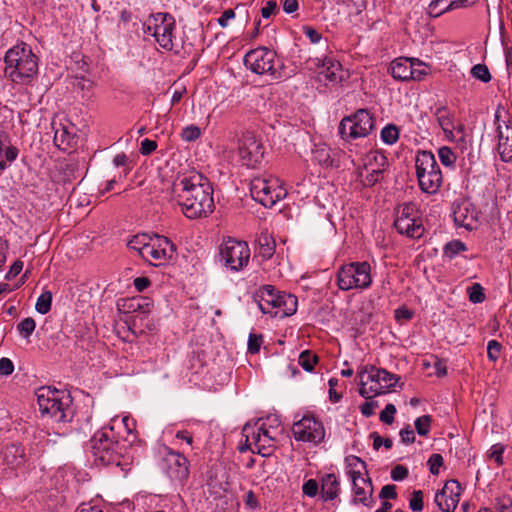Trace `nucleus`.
Instances as JSON below:
<instances>
[{
	"instance_id": "f257e3e1",
	"label": "nucleus",
	"mask_w": 512,
	"mask_h": 512,
	"mask_svg": "<svg viewBox=\"0 0 512 512\" xmlns=\"http://www.w3.org/2000/svg\"><path fill=\"white\" fill-rule=\"evenodd\" d=\"M173 186L176 201L187 218H206L214 211L212 185L201 173L185 175Z\"/></svg>"
},
{
	"instance_id": "f03ea898",
	"label": "nucleus",
	"mask_w": 512,
	"mask_h": 512,
	"mask_svg": "<svg viewBox=\"0 0 512 512\" xmlns=\"http://www.w3.org/2000/svg\"><path fill=\"white\" fill-rule=\"evenodd\" d=\"M89 446L96 465L119 466L123 460L128 458V445L115 439L113 427L103 428L94 433L89 440Z\"/></svg>"
},
{
	"instance_id": "7ed1b4c3",
	"label": "nucleus",
	"mask_w": 512,
	"mask_h": 512,
	"mask_svg": "<svg viewBox=\"0 0 512 512\" xmlns=\"http://www.w3.org/2000/svg\"><path fill=\"white\" fill-rule=\"evenodd\" d=\"M4 61L5 75L16 84H27L37 74L38 58L25 43L10 48Z\"/></svg>"
},
{
	"instance_id": "20e7f679",
	"label": "nucleus",
	"mask_w": 512,
	"mask_h": 512,
	"mask_svg": "<svg viewBox=\"0 0 512 512\" xmlns=\"http://www.w3.org/2000/svg\"><path fill=\"white\" fill-rule=\"evenodd\" d=\"M254 300L264 314H271L273 317L285 318L297 311V297L280 292L272 285L261 286L255 292Z\"/></svg>"
},
{
	"instance_id": "39448f33",
	"label": "nucleus",
	"mask_w": 512,
	"mask_h": 512,
	"mask_svg": "<svg viewBox=\"0 0 512 512\" xmlns=\"http://www.w3.org/2000/svg\"><path fill=\"white\" fill-rule=\"evenodd\" d=\"M416 176L422 192L435 194L439 191L443 176L435 156L430 151H419L415 159Z\"/></svg>"
},
{
	"instance_id": "423d86ee",
	"label": "nucleus",
	"mask_w": 512,
	"mask_h": 512,
	"mask_svg": "<svg viewBox=\"0 0 512 512\" xmlns=\"http://www.w3.org/2000/svg\"><path fill=\"white\" fill-rule=\"evenodd\" d=\"M36 396L39 410L43 416H49L58 423L68 420L69 395H66L64 391L50 387H40Z\"/></svg>"
},
{
	"instance_id": "0eeeda50",
	"label": "nucleus",
	"mask_w": 512,
	"mask_h": 512,
	"mask_svg": "<svg viewBox=\"0 0 512 512\" xmlns=\"http://www.w3.org/2000/svg\"><path fill=\"white\" fill-rule=\"evenodd\" d=\"M360 389L359 394L369 399L371 393L379 395L383 389L394 387L399 377L383 368H376L373 365L364 366L359 371Z\"/></svg>"
},
{
	"instance_id": "6e6552de",
	"label": "nucleus",
	"mask_w": 512,
	"mask_h": 512,
	"mask_svg": "<svg viewBox=\"0 0 512 512\" xmlns=\"http://www.w3.org/2000/svg\"><path fill=\"white\" fill-rule=\"evenodd\" d=\"M371 266L368 262H351L342 265L337 272V285L339 289H366L372 283Z\"/></svg>"
},
{
	"instance_id": "1a4fd4ad",
	"label": "nucleus",
	"mask_w": 512,
	"mask_h": 512,
	"mask_svg": "<svg viewBox=\"0 0 512 512\" xmlns=\"http://www.w3.org/2000/svg\"><path fill=\"white\" fill-rule=\"evenodd\" d=\"M375 120L367 109H358L345 116L339 124V134L345 141L368 136L374 129Z\"/></svg>"
},
{
	"instance_id": "9d476101",
	"label": "nucleus",
	"mask_w": 512,
	"mask_h": 512,
	"mask_svg": "<svg viewBox=\"0 0 512 512\" xmlns=\"http://www.w3.org/2000/svg\"><path fill=\"white\" fill-rule=\"evenodd\" d=\"M177 256L176 245L166 236L154 234L142 251V259L153 266H161Z\"/></svg>"
},
{
	"instance_id": "9b49d317",
	"label": "nucleus",
	"mask_w": 512,
	"mask_h": 512,
	"mask_svg": "<svg viewBox=\"0 0 512 512\" xmlns=\"http://www.w3.org/2000/svg\"><path fill=\"white\" fill-rule=\"evenodd\" d=\"M250 193L252 198L267 208L273 207L283 199L287 192L278 184L277 179L255 177L251 181Z\"/></svg>"
},
{
	"instance_id": "f8f14e48",
	"label": "nucleus",
	"mask_w": 512,
	"mask_h": 512,
	"mask_svg": "<svg viewBox=\"0 0 512 512\" xmlns=\"http://www.w3.org/2000/svg\"><path fill=\"white\" fill-rule=\"evenodd\" d=\"M220 257L227 268L239 271L248 264L250 249L245 241L228 237L220 245Z\"/></svg>"
},
{
	"instance_id": "ddd939ff",
	"label": "nucleus",
	"mask_w": 512,
	"mask_h": 512,
	"mask_svg": "<svg viewBox=\"0 0 512 512\" xmlns=\"http://www.w3.org/2000/svg\"><path fill=\"white\" fill-rule=\"evenodd\" d=\"M276 52L266 47H259L249 51L244 57L245 66L258 75L269 74L272 79L280 78L275 69Z\"/></svg>"
},
{
	"instance_id": "4468645a",
	"label": "nucleus",
	"mask_w": 512,
	"mask_h": 512,
	"mask_svg": "<svg viewBox=\"0 0 512 512\" xmlns=\"http://www.w3.org/2000/svg\"><path fill=\"white\" fill-rule=\"evenodd\" d=\"M238 153L243 165L255 168L263 160L264 146L253 132L246 131L238 140Z\"/></svg>"
},
{
	"instance_id": "2eb2a0df",
	"label": "nucleus",
	"mask_w": 512,
	"mask_h": 512,
	"mask_svg": "<svg viewBox=\"0 0 512 512\" xmlns=\"http://www.w3.org/2000/svg\"><path fill=\"white\" fill-rule=\"evenodd\" d=\"M292 433L297 441L313 442L315 444L322 442L325 437L322 422L309 415H304L293 424Z\"/></svg>"
},
{
	"instance_id": "dca6fc26",
	"label": "nucleus",
	"mask_w": 512,
	"mask_h": 512,
	"mask_svg": "<svg viewBox=\"0 0 512 512\" xmlns=\"http://www.w3.org/2000/svg\"><path fill=\"white\" fill-rule=\"evenodd\" d=\"M175 19L169 13H157L154 15L153 37L164 49H173V31L175 30Z\"/></svg>"
},
{
	"instance_id": "f3484780",
	"label": "nucleus",
	"mask_w": 512,
	"mask_h": 512,
	"mask_svg": "<svg viewBox=\"0 0 512 512\" xmlns=\"http://www.w3.org/2000/svg\"><path fill=\"white\" fill-rule=\"evenodd\" d=\"M163 467L171 481L183 484L189 477V461L179 452L166 454L163 458Z\"/></svg>"
},
{
	"instance_id": "a211bd4d",
	"label": "nucleus",
	"mask_w": 512,
	"mask_h": 512,
	"mask_svg": "<svg viewBox=\"0 0 512 512\" xmlns=\"http://www.w3.org/2000/svg\"><path fill=\"white\" fill-rule=\"evenodd\" d=\"M354 492V503H361L366 507H372L375 500L373 498V485L370 478H364L360 470H349L348 472Z\"/></svg>"
},
{
	"instance_id": "6ab92c4d",
	"label": "nucleus",
	"mask_w": 512,
	"mask_h": 512,
	"mask_svg": "<svg viewBox=\"0 0 512 512\" xmlns=\"http://www.w3.org/2000/svg\"><path fill=\"white\" fill-rule=\"evenodd\" d=\"M461 486L457 480L447 481L435 495V503L442 512H453L460 500Z\"/></svg>"
},
{
	"instance_id": "aec40b11",
	"label": "nucleus",
	"mask_w": 512,
	"mask_h": 512,
	"mask_svg": "<svg viewBox=\"0 0 512 512\" xmlns=\"http://www.w3.org/2000/svg\"><path fill=\"white\" fill-rule=\"evenodd\" d=\"M2 463L12 471H17L25 466L28 456L21 442L4 444L0 449Z\"/></svg>"
},
{
	"instance_id": "412c9836",
	"label": "nucleus",
	"mask_w": 512,
	"mask_h": 512,
	"mask_svg": "<svg viewBox=\"0 0 512 512\" xmlns=\"http://www.w3.org/2000/svg\"><path fill=\"white\" fill-rule=\"evenodd\" d=\"M453 218L457 226L473 230L478 223L479 212L473 203L464 200L454 207Z\"/></svg>"
},
{
	"instance_id": "4be33fe9",
	"label": "nucleus",
	"mask_w": 512,
	"mask_h": 512,
	"mask_svg": "<svg viewBox=\"0 0 512 512\" xmlns=\"http://www.w3.org/2000/svg\"><path fill=\"white\" fill-rule=\"evenodd\" d=\"M317 79L325 85H334L342 81L343 71L340 62L333 58H324L318 64Z\"/></svg>"
},
{
	"instance_id": "5701e85b",
	"label": "nucleus",
	"mask_w": 512,
	"mask_h": 512,
	"mask_svg": "<svg viewBox=\"0 0 512 512\" xmlns=\"http://www.w3.org/2000/svg\"><path fill=\"white\" fill-rule=\"evenodd\" d=\"M252 439L254 446L257 448L258 454L263 457H267L272 454L275 437L272 435L271 431L265 427V424L258 427L257 433H252Z\"/></svg>"
},
{
	"instance_id": "b1692460",
	"label": "nucleus",
	"mask_w": 512,
	"mask_h": 512,
	"mask_svg": "<svg viewBox=\"0 0 512 512\" xmlns=\"http://www.w3.org/2000/svg\"><path fill=\"white\" fill-rule=\"evenodd\" d=\"M477 0H432L428 7V14L431 17H439L445 12L458 9L460 7H469Z\"/></svg>"
},
{
	"instance_id": "393cba45",
	"label": "nucleus",
	"mask_w": 512,
	"mask_h": 512,
	"mask_svg": "<svg viewBox=\"0 0 512 512\" xmlns=\"http://www.w3.org/2000/svg\"><path fill=\"white\" fill-rule=\"evenodd\" d=\"M394 226L400 234H404L413 239H419L424 233V227L418 217H397L394 221Z\"/></svg>"
},
{
	"instance_id": "a878e982",
	"label": "nucleus",
	"mask_w": 512,
	"mask_h": 512,
	"mask_svg": "<svg viewBox=\"0 0 512 512\" xmlns=\"http://www.w3.org/2000/svg\"><path fill=\"white\" fill-rule=\"evenodd\" d=\"M497 131L498 153L502 161L509 162L512 160V124L510 122L505 123V130H502L501 125H498Z\"/></svg>"
},
{
	"instance_id": "bb28decb",
	"label": "nucleus",
	"mask_w": 512,
	"mask_h": 512,
	"mask_svg": "<svg viewBox=\"0 0 512 512\" xmlns=\"http://www.w3.org/2000/svg\"><path fill=\"white\" fill-rule=\"evenodd\" d=\"M320 496L323 501H332L340 493V482L334 473L325 474L321 479Z\"/></svg>"
},
{
	"instance_id": "cd10ccee",
	"label": "nucleus",
	"mask_w": 512,
	"mask_h": 512,
	"mask_svg": "<svg viewBox=\"0 0 512 512\" xmlns=\"http://www.w3.org/2000/svg\"><path fill=\"white\" fill-rule=\"evenodd\" d=\"M390 72L396 80L409 81L413 78V61L408 58H397L391 62Z\"/></svg>"
},
{
	"instance_id": "c85d7f7f",
	"label": "nucleus",
	"mask_w": 512,
	"mask_h": 512,
	"mask_svg": "<svg viewBox=\"0 0 512 512\" xmlns=\"http://www.w3.org/2000/svg\"><path fill=\"white\" fill-rule=\"evenodd\" d=\"M335 153L327 145H317L312 150V161L325 167H338L339 160L335 159Z\"/></svg>"
},
{
	"instance_id": "c756f323",
	"label": "nucleus",
	"mask_w": 512,
	"mask_h": 512,
	"mask_svg": "<svg viewBox=\"0 0 512 512\" xmlns=\"http://www.w3.org/2000/svg\"><path fill=\"white\" fill-rule=\"evenodd\" d=\"M388 166L387 157L378 152L373 151L366 155L363 170H375L384 173Z\"/></svg>"
},
{
	"instance_id": "7c9ffc66",
	"label": "nucleus",
	"mask_w": 512,
	"mask_h": 512,
	"mask_svg": "<svg viewBox=\"0 0 512 512\" xmlns=\"http://www.w3.org/2000/svg\"><path fill=\"white\" fill-rule=\"evenodd\" d=\"M434 115L443 132H448L449 128H455V113L446 105L437 107Z\"/></svg>"
},
{
	"instance_id": "2f4dec72",
	"label": "nucleus",
	"mask_w": 512,
	"mask_h": 512,
	"mask_svg": "<svg viewBox=\"0 0 512 512\" xmlns=\"http://www.w3.org/2000/svg\"><path fill=\"white\" fill-rule=\"evenodd\" d=\"M257 243L259 246V254L263 258L269 259L273 256L275 252V241L270 235L261 233L257 239Z\"/></svg>"
},
{
	"instance_id": "473e14b6",
	"label": "nucleus",
	"mask_w": 512,
	"mask_h": 512,
	"mask_svg": "<svg viewBox=\"0 0 512 512\" xmlns=\"http://www.w3.org/2000/svg\"><path fill=\"white\" fill-rule=\"evenodd\" d=\"M149 306L150 304L143 298H130L124 300L122 305L124 311L127 313H134L138 311L146 313L149 312Z\"/></svg>"
},
{
	"instance_id": "72a5a7b5",
	"label": "nucleus",
	"mask_w": 512,
	"mask_h": 512,
	"mask_svg": "<svg viewBox=\"0 0 512 512\" xmlns=\"http://www.w3.org/2000/svg\"><path fill=\"white\" fill-rule=\"evenodd\" d=\"M152 236L148 234H138L131 238L128 242L127 246L129 249L136 251L139 256L142 257V251L148 246Z\"/></svg>"
},
{
	"instance_id": "f704fd0d",
	"label": "nucleus",
	"mask_w": 512,
	"mask_h": 512,
	"mask_svg": "<svg viewBox=\"0 0 512 512\" xmlns=\"http://www.w3.org/2000/svg\"><path fill=\"white\" fill-rule=\"evenodd\" d=\"M467 250V246L461 240L455 239L446 243L443 247V254L449 259L455 258L460 252Z\"/></svg>"
},
{
	"instance_id": "c9c22d12",
	"label": "nucleus",
	"mask_w": 512,
	"mask_h": 512,
	"mask_svg": "<svg viewBox=\"0 0 512 512\" xmlns=\"http://www.w3.org/2000/svg\"><path fill=\"white\" fill-rule=\"evenodd\" d=\"M318 356L310 350H305L300 353L298 364L307 372H312L314 366L317 364Z\"/></svg>"
},
{
	"instance_id": "e433bc0d",
	"label": "nucleus",
	"mask_w": 512,
	"mask_h": 512,
	"mask_svg": "<svg viewBox=\"0 0 512 512\" xmlns=\"http://www.w3.org/2000/svg\"><path fill=\"white\" fill-rule=\"evenodd\" d=\"M380 137L384 143L392 145L399 139V129L396 125L388 124L381 130Z\"/></svg>"
},
{
	"instance_id": "4c0bfd02",
	"label": "nucleus",
	"mask_w": 512,
	"mask_h": 512,
	"mask_svg": "<svg viewBox=\"0 0 512 512\" xmlns=\"http://www.w3.org/2000/svg\"><path fill=\"white\" fill-rule=\"evenodd\" d=\"M52 293L44 291L37 299L35 309L40 314H47L51 310Z\"/></svg>"
},
{
	"instance_id": "58836bf2",
	"label": "nucleus",
	"mask_w": 512,
	"mask_h": 512,
	"mask_svg": "<svg viewBox=\"0 0 512 512\" xmlns=\"http://www.w3.org/2000/svg\"><path fill=\"white\" fill-rule=\"evenodd\" d=\"M35 328H36V322L31 317H27V318L23 319L17 325V330H18L19 334L25 339H28L33 334Z\"/></svg>"
},
{
	"instance_id": "ea45409f",
	"label": "nucleus",
	"mask_w": 512,
	"mask_h": 512,
	"mask_svg": "<svg viewBox=\"0 0 512 512\" xmlns=\"http://www.w3.org/2000/svg\"><path fill=\"white\" fill-rule=\"evenodd\" d=\"M438 156L440 162L446 167H454L456 155L448 146H443L438 149Z\"/></svg>"
},
{
	"instance_id": "a19ab883",
	"label": "nucleus",
	"mask_w": 512,
	"mask_h": 512,
	"mask_svg": "<svg viewBox=\"0 0 512 512\" xmlns=\"http://www.w3.org/2000/svg\"><path fill=\"white\" fill-rule=\"evenodd\" d=\"M432 417L430 415H423L418 417L415 422V429L420 436H427L430 432Z\"/></svg>"
},
{
	"instance_id": "79ce46f5",
	"label": "nucleus",
	"mask_w": 512,
	"mask_h": 512,
	"mask_svg": "<svg viewBox=\"0 0 512 512\" xmlns=\"http://www.w3.org/2000/svg\"><path fill=\"white\" fill-rule=\"evenodd\" d=\"M471 75L484 83H488L491 80L490 71L485 64L474 65L471 69Z\"/></svg>"
},
{
	"instance_id": "37998d69",
	"label": "nucleus",
	"mask_w": 512,
	"mask_h": 512,
	"mask_svg": "<svg viewBox=\"0 0 512 512\" xmlns=\"http://www.w3.org/2000/svg\"><path fill=\"white\" fill-rule=\"evenodd\" d=\"M113 164L116 167H123V173L124 177H126L131 169L133 168V162L132 160L125 154V153H119L113 158Z\"/></svg>"
},
{
	"instance_id": "c03bdc74",
	"label": "nucleus",
	"mask_w": 512,
	"mask_h": 512,
	"mask_svg": "<svg viewBox=\"0 0 512 512\" xmlns=\"http://www.w3.org/2000/svg\"><path fill=\"white\" fill-rule=\"evenodd\" d=\"M335 4L347 8L353 7L356 14H361L367 7V0H335Z\"/></svg>"
},
{
	"instance_id": "a18cd8bd",
	"label": "nucleus",
	"mask_w": 512,
	"mask_h": 512,
	"mask_svg": "<svg viewBox=\"0 0 512 512\" xmlns=\"http://www.w3.org/2000/svg\"><path fill=\"white\" fill-rule=\"evenodd\" d=\"M201 136V130L196 125H189L182 129L181 138L184 141L192 142L197 140Z\"/></svg>"
},
{
	"instance_id": "49530a36",
	"label": "nucleus",
	"mask_w": 512,
	"mask_h": 512,
	"mask_svg": "<svg viewBox=\"0 0 512 512\" xmlns=\"http://www.w3.org/2000/svg\"><path fill=\"white\" fill-rule=\"evenodd\" d=\"M429 73V67L423 62L413 61V78L411 80L421 81Z\"/></svg>"
},
{
	"instance_id": "de8ad7c7",
	"label": "nucleus",
	"mask_w": 512,
	"mask_h": 512,
	"mask_svg": "<svg viewBox=\"0 0 512 512\" xmlns=\"http://www.w3.org/2000/svg\"><path fill=\"white\" fill-rule=\"evenodd\" d=\"M443 464H444V459H443L442 455L438 454V453L432 454L427 461L429 471L432 475H438L439 469L441 466H443Z\"/></svg>"
},
{
	"instance_id": "09e8293b",
	"label": "nucleus",
	"mask_w": 512,
	"mask_h": 512,
	"mask_svg": "<svg viewBox=\"0 0 512 512\" xmlns=\"http://www.w3.org/2000/svg\"><path fill=\"white\" fill-rule=\"evenodd\" d=\"M19 150L15 146H8L4 150L5 160H0V174L7 168L6 162H13L18 156Z\"/></svg>"
},
{
	"instance_id": "8fccbe9b",
	"label": "nucleus",
	"mask_w": 512,
	"mask_h": 512,
	"mask_svg": "<svg viewBox=\"0 0 512 512\" xmlns=\"http://www.w3.org/2000/svg\"><path fill=\"white\" fill-rule=\"evenodd\" d=\"M469 300L473 303H482L485 300V294L480 284L475 283L469 289Z\"/></svg>"
},
{
	"instance_id": "3c124183",
	"label": "nucleus",
	"mask_w": 512,
	"mask_h": 512,
	"mask_svg": "<svg viewBox=\"0 0 512 512\" xmlns=\"http://www.w3.org/2000/svg\"><path fill=\"white\" fill-rule=\"evenodd\" d=\"M367 174L365 175L364 179L362 180L363 186L365 187H372L375 184L379 183L383 179L382 172H377L375 170H365Z\"/></svg>"
},
{
	"instance_id": "603ef678",
	"label": "nucleus",
	"mask_w": 512,
	"mask_h": 512,
	"mask_svg": "<svg viewBox=\"0 0 512 512\" xmlns=\"http://www.w3.org/2000/svg\"><path fill=\"white\" fill-rule=\"evenodd\" d=\"M263 343V336L261 334L251 333L248 338V352L256 354L259 352Z\"/></svg>"
},
{
	"instance_id": "864d4df0",
	"label": "nucleus",
	"mask_w": 512,
	"mask_h": 512,
	"mask_svg": "<svg viewBox=\"0 0 512 512\" xmlns=\"http://www.w3.org/2000/svg\"><path fill=\"white\" fill-rule=\"evenodd\" d=\"M409 507L413 512H420L423 510V492L421 490L413 491L412 497L409 501Z\"/></svg>"
},
{
	"instance_id": "5fc2aeb1",
	"label": "nucleus",
	"mask_w": 512,
	"mask_h": 512,
	"mask_svg": "<svg viewBox=\"0 0 512 512\" xmlns=\"http://www.w3.org/2000/svg\"><path fill=\"white\" fill-rule=\"evenodd\" d=\"M502 345L497 340H490L487 345V356L495 362L499 358Z\"/></svg>"
},
{
	"instance_id": "6e6d98bb",
	"label": "nucleus",
	"mask_w": 512,
	"mask_h": 512,
	"mask_svg": "<svg viewBox=\"0 0 512 512\" xmlns=\"http://www.w3.org/2000/svg\"><path fill=\"white\" fill-rule=\"evenodd\" d=\"M130 422L133 424V420L129 419V417L122 418V424L124 425L128 437L123 439L122 442L128 445V448L132 447V443L136 440V435L133 433V429L130 427Z\"/></svg>"
},
{
	"instance_id": "4d7b16f0",
	"label": "nucleus",
	"mask_w": 512,
	"mask_h": 512,
	"mask_svg": "<svg viewBox=\"0 0 512 512\" xmlns=\"http://www.w3.org/2000/svg\"><path fill=\"white\" fill-rule=\"evenodd\" d=\"M318 490L319 485L315 479L307 480L302 486L303 493L311 498L315 497L318 494Z\"/></svg>"
},
{
	"instance_id": "13d9d810",
	"label": "nucleus",
	"mask_w": 512,
	"mask_h": 512,
	"mask_svg": "<svg viewBox=\"0 0 512 512\" xmlns=\"http://www.w3.org/2000/svg\"><path fill=\"white\" fill-rule=\"evenodd\" d=\"M396 413V407L389 403L385 409L380 413V420L385 424H392L394 422V414Z\"/></svg>"
},
{
	"instance_id": "bf43d9fd",
	"label": "nucleus",
	"mask_w": 512,
	"mask_h": 512,
	"mask_svg": "<svg viewBox=\"0 0 512 512\" xmlns=\"http://www.w3.org/2000/svg\"><path fill=\"white\" fill-rule=\"evenodd\" d=\"M379 498L383 500L396 499V486L393 484L384 485L379 493Z\"/></svg>"
},
{
	"instance_id": "052dcab7",
	"label": "nucleus",
	"mask_w": 512,
	"mask_h": 512,
	"mask_svg": "<svg viewBox=\"0 0 512 512\" xmlns=\"http://www.w3.org/2000/svg\"><path fill=\"white\" fill-rule=\"evenodd\" d=\"M408 469L403 465H396L390 473L392 480L394 481H402L408 476Z\"/></svg>"
},
{
	"instance_id": "680f3d73",
	"label": "nucleus",
	"mask_w": 512,
	"mask_h": 512,
	"mask_svg": "<svg viewBox=\"0 0 512 512\" xmlns=\"http://www.w3.org/2000/svg\"><path fill=\"white\" fill-rule=\"evenodd\" d=\"M399 434L401 437V441L404 444L409 445L415 442V433L410 425H407L405 428L401 429Z\"/></svg>"
},
{
	"instance_id": "e2e57ef3",
	"label": "nucleus",
	"mask_w": 512,
	"mask_h": 512,
	"mask_svg": "<svg viewBox=\"0 0 512 512\" xmlns=\"http://www.w3.org/2000/svg\"><path fill=\"white\" fill-rule=\"evenodd\" d=\"M503 452L504 446L501 444H496L492 446L489 456L500 466L503 464Z\"/></svg>"
},
{
	"instance_id": "0e129e2a",
	"label": "nucleus",
	"mask_w": 512,
	"mask_h": 512,
	"mask_svg": "<svg viewBox=\"0 0 512 512\" xmlns=\"http://www.w3.org/2000/svg\"><path fill=\"white\" fill-rule=\"evenodd\" d=\"M157 146L156 141L146 138L141 142L140 153L145 156L150 155L157 149Z\"/></svg>"
},
{
	"instance_id": "69168bd1",
	"label": "nucleus",
	"mask_w": 512,
	"mask_h": 512,
	"mask_svg": "<svg viewBox=\"0 0 512 512\" xmlns=\"http://www.w3.org/2000/svg\"><path fill=\"white\" fill-rule=\"evenodd\" d=\"M13 371H14L13 362L7 357H2L0 359V375L9 376L13 373Z\"/></svg>"
},
{
	"instance_id": "338daca9",
	"label": "nucleus",
	"mask_w": 512,
	"mask_h": 512,
	"mask_svg": "<svg viewBox=\"0 0 512 512\" xmlns=\"http://www.w3.org/2000/svg\"><path fill=\"white\" fill-rule=\"evenodd\" d=\"M414 312L410 309H408L406 306H402L395 310V318L400 320H406L409 321L413 318Z\"/></svg>"
},
{
	"instance_id": "774afa93",
	"label": "nucleus",
	"mask_w": 512,
	"mask_h": 512,
	"mask_svg": "<svg viewBox=\"0 0 512 512\" xmlns=\"http://www.w3.org/2000/svg\"><path fill=\"white\" fill-rule=\"evenodd\" d=\"M278 11V5L276 1L269 0L265 6L261 8V15L263 18H269L272 14Z\"/></svg>"
}]
</instances>
